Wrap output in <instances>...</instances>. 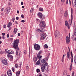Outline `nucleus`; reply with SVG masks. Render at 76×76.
<instances>
[{"instance_id":"29","label":"nucleus","mask_w":76,"mask_h":76,"mask_svg":"<svg viewBox=\"0 0 76 76\" xmlns=\"http://www.w3.org/2000/svg\"><path fill=\"white\" fill-rule=\"evenodd\" d=\"M48 47L47 45L45 44L44 45V48H48Z\"/></svg>"},{"instance_id":"54","label":"nucleus","mask_w":76,"mask_h":76,"mask_svg":"<svg viewBox=\"0 0 76 76\" xmlns=\"http://www.w3.org/2000/svg\"><path fill=\"white\" fill-rule=\"evenodd\" d=\"M15 23L16 24H17L18 25L19 23L18 22V21H15Z\"/></svg>"},{"instance_id":"2","label":"nucleus","mask_w":76,"mask_h":76,"mask_svg":"<svg viewBox=\"0 0 76 76\" xmlns=\"http://www.w3.org/2000/svg\"><path fill=\"white\" fill-rule=\"evenodd\" d=\"M41 62L43 63L41 65V68L42 72H44L45 68L46 66L48 65V63L47 62V59L44 58L42 60Z\"/></svg>"},{"instance_id":"52","label":"nucleus","mask_w":76,"mask_h":76,"mask_svg":"<svg viewBox=\"0 0 76 76\" xmlns=\"http://www.w3.org/2000/svg\"><path fill=\"white\" fill-rule=\"evenodd\" d=\"M16 20H19V17H16Z\"/></svg>"},{"instance_id":"15","label":"nucleus","mask_w":76,"mask_h":76,"mask_svg":"<svg viewBox=\"0 0 76 76\" xmlns=\"http://www.w3.org/2000/svg\"><path fill=\"white\" fill-rule=\"evenodd\" d=\"M72 6H75L76 7V0H75L74 1V3H73V0H72Z\"/></svg>"},{"instance_id":"61","label":"nucleus","mask_w":76,"mask_h":76,"mask_svg":"<svg viewBox=\"0 0 76 76\" xmlns=\"http://www.w3.org/2000/svg\"><path fill=\"white\" fill-rule=\"evenodd\" d=\"M71 56H73V53H72V52H71Z\"/></svg>"},{"instance_id":"17","label":"nucleus","mask_w":76,"mask_h":76,"mask_svg":"<svg viewBox=\"0 0 76 76\" xmlns=\"http://www.w3.org/2000/svg\"><path fill=\"white\" fill-rule=\"evenodd\" d=\"M12 25V23L9 22L7 24V27L10 28Z\"/></svg>"},{"instance_id":"4","label":"nucleus","mask_w":76,"mask_h":76,"mask_svg":"<svg viewBox=\"0 0 76 76\" xmlns=\"http://www.w3.org/2000/svg\"><path fill=\"white\" fill-rule=\"evenodd\" d=\"M37 16L38 18H40L41 20H42L44 19H45V16L42 15V13L39 12L37 13Z\"/></svg>"},{"instance_id":"20","label":"nucleus","mask_w":76,"mask_h":76,"mask_svg":"<svg viewBox=\"0 0 76 76\" xmlns=\"http://www.w3.org/2000/svg\"><path fill=\"white\" fill-rule=\"evenodd\" d=\"M37 60H38V58L37 57H34L33 58V61H34L35 63L37 62Z\"/></svg>"},{"instance_id":"31","label":"nucleus","mask_w":76,"mask_h":76,"mask_svg":"<svg viewBox=\"0 0 76 76\" xmlns=\"http://www.w3.org/2000/svg\"><path fill=\"white\" fill-rule=\"evenodd\" d=\"M37 73H39L40 72V70L38 69H37L36 70Z\"/></svg>"},{"instance_id":"51","label":"nucleus","mask_w":76,"mask_h":76,"mask_svg":"<svg viewBox=\"0 0 76 76\" xmlns=\"http://www.w3.org/2000/svg\"><path fill=\"white\" fill-rule=\"evenodd\" d=\"M69 2L70 6V5H71V1H70V0H69Z\"/></svg>"},{"instance_id":"5","label":"nucleus","mask_w":76,"mask_h":76,"mask_svg":"<svg viewBox=\"0 0 76 76\" xmlns=\"http://www.w3.org/2000/svg\"><path fill=\"white\" fill-rule=\"evenodd\" d=\"M73 12V9L71 8V20H69V22L70 23V25L71 26L72 25V20H73V14L72 13Z\"/></svg>"},{"instance_id":"39","label":"nucleus","mask_w":76,"mask_h":76,"mask_svg":"<svg viewBox=\"0 0 76 76\" xmlns=\"http://www.w3.org/2000/svg\"><path fill=\"white\" fill-rule=\"evenodd\" d=\"M74 76V71H73L72 75V76Z\"/></svg>"},{"instance_id":"11","label":"nucleus","mask_w":76,"mask_h":76,"mask_svg":"<svg viewBox=\"0 0 76 76\" xmlns=\"http://www.w3.org/2000/svg\"><path fill=\"white\" fill-rule=\"evenodd\" d=\"M7 73L9 76H12V71L10 69H9L8 71L7 72Z\"/></svg>"},{"instance_id":"50","label":"nucleus","mask_w":76,"mask_h":76,"mask_svg":"<svg viewBox=\"0 0 76 76\" xmlns=\"http://www.w3.org/2000/svg\"><path fill=\"white\" fill-rule=\"evenodd\" d=\"M8 5L9 6H10V5H11V3H10V2H9L8 3Z\"/></svg>"},{"instance_id":"12","label":"nucleus","mask_w":76,"mask_h":76,"mask_svg":"<svg viewBox=\"0 0 76 76\" xmlns=\"http://www.w3.org/2000/svg\"><path fill=\"white\" fill-rule=\"evenodd\" d=\"M9 8L8 7H7L6 9L5 10V14L7 15V14H9V12H10V10H9Z\"/></svg>"},{"instance_id":"59","label":"nucleus","mask_w":76,"mask_h":76,"mask_svg":"<svg viewBox=\"0 0 76 76\" xmlns=\"http://www.w3.org/2000/svg\"><path fill=\"white\" fill-rule=\"evenodd\" d=\"M17 13H19V11L17 10Z\"/></svg>"},{"instance_id":"37","label":"nucleus","mask_w":76,"mask_h":76,"mask_svg":"<svg viewBox=\"0 0 76 76\" xmlns=\"http://www.w3.org/2000/svg\"><path fill=\"white\" fill-rule=\"evenodd\" d=\"M6 35V33H3L2 34V35H3V36H4V35Z\"/></svg>"},{"instance_id":"55","label":"nucleus","mask_w":76,"mask_h":76,"mask_svg":"<svg viewBox=\"0 0 76 76\" xmlns=\"http://www.w3.org/2000/svg\"><path fill=\"white\" fill-rule=\"evenodd\" d=\"M72 58L71 59H73V55H71Z\"/></svg>"},{"instance_id":"49","label":"nucleus","mask_w":76,"mask_h":76,"mask_svg":"<svg viewBox=\"0 0 76 76\" xmlns=\"http://www.w3.org/2000/svg\"><path fill=\"white\" fill-rule=\"evenodd\" d=\"M68 1H69V0H67L66 3V4H68Z\"/></svg>"},{"instance_id":"58","label":"nucleus","mask_w":76,"mask_h":76,"mask_svg":"<svg viewBox=\"0 0 76 76\" xmlns=\"http://www.w3.org/2000/svg\"><path fill=\"white\" fill-rule=\"evenodd\" d=\"M69 38H70V33H69Z\"/></svg>"},{"instance_id":"13","label":"nucleus","mask_w":76,"mask_h":76,"mask_svg":"<svg viewBox=\"0 0 76 76\" xmlns=\"http://www.w3.org/2000/svg\"><path fill=\"white\" fill-rule=\"evenodd\" d=\"M7 57H8L9 59H11V60H13V56L10 54H8L7 55Z\"/></svg>"},{"instance_id":"32","label":"nucleus","mask_w":76,"mask_h":76,"mask_svg":"<svg viewBox=\"0 0 76 76\" xmlns=\"http://www.w3.org/2000/svg\"><path fill=\"white\" fill-rule=\"evenodd\" d=\"M12 69L13 72H15V68L14 67H12Z\"/></svg>"},{"instance_id":"14","label":"nucleus","mask_w":76,"mask_h":76,"mask_svg":"<svg viewBox=\"0 0 76 76\" xmlns=\"http://www.w3.org/2000/svg\"><path fill=\"white\" fill-rule=\"evenodd\" d=\"M7 53L8 54H14V52L13 51H12V50H9L8 51H7Z\"/></svg>"},{"instance_id":"47","label":"nucleus","mask_w":76,"mask_h":76,"mask_svg":"<svg viewBox=\"0 0 76 76\" xmlns=\"http://www.w3.org/2000/svg\"><path fill=\"white\" fill-rule=\"evenodd\" d=\"M73 59H71V61L72 63H73Z\"/></svg>"},{"instance_id":"60","label":"nucleus","mask_w":76,"mask_h":76,"mask_svg":"<svg viewBox=\"0 0 76 76\" xmlns=\"http://www.w3.org/2000/svg\"><path fill=\"white\" fill-rule=\"evenodd\" d=\"M23 33V31H22L21 32V34H22Z\"/></svg>"},{"instance_id":"43","label":"nucleus","mask_w":76,"mask_h":76,"mask_svg":"<svg viewBox=\"0 0 76 76\" xmlns=\"http://www.w3.org/2000/svg\"><path fill=\"white\" fill-rule=\"evenodd\" d=\"M6 24H4L3 25V28H6Z\"/></svg>"},{"instance_id":"24","label":"nucleus","mask_w":76,"mask_h":76,"mask_svg":"<svg viewBox=\"0 0 76 76\" xmlns=\"http://www.w3.org/2000/svg\"><path fill=\"white\" fill-rule=\"evenodd\" d=\"M14 34H16L17 32V31H18V28H15L14 30Z\"/></svg>"},{"instance_id":"30","label":"nucleus","mask_w":76,"mask_h":76,"mask_svg":"<svg viewBox=\"0 0 76 76\" xmlns=\"http://www.w3.org/2000/svg\"><path fill=\"white\" fill-rule=\"evenodd\" d=\"M65 25L66 26H68V23L67 22V21H65Z\"/></svg>"},{"instance_id":"1","label":"nucleus","mask_w":76,"mask_h":76,"mask_svg":"<svg viewBox=\"0 0 76 76\" xmlns=\"http://www.w3.org/2000/svg\"><path fill=\"white\" fill-rule=\"evenodd\" d=\"M19 42V40L17 39L14 41V43H13V47L15 50H16V55L18 56L19 57H20L21 55V51L19 50V48H18V44Z\"/></svg>"},{"instance_id":"21","label":"nucleus","mask_w":76,"mask_h":76,"mask_svg":"<svg viewBox=\"0 0 76 76\" xmlns=\"http://www.w3.org/2000/svg\"><path fill=\"white\" fill-rule=\"evenodd\" d=\"M20 73V71H19L18 72H16V76H18Z\"/></svg>"},{"instance_id":"64","label":"nucleus","mask_w":76,"mask_h":76,"mask_svg":"<svg viewBox=\"0 0 76 76\" xmlns=\"http://www.w3.org/2000/svg\"><path fill=\"white\" fill-rule=\"evenodd\" d=\"M11 37H12V38H13V37L14 36L13 35H11Z\"/></svg>"},{"instance_id":"28","label":"nucleus","mask_w":76,"mask_h":76,"mask_svg":"<svg viewBox=\"0 0 76 76\" xmlns=\"http://www.w3.org/2000/svg\"><path fill=\"white\" fill-rule=\"evenodd\" d=\"M67 75V72L65 71H64L63 73V76H65Z\"/></svg>"},{"instance_id":"40","label":"nucleus","mask_w":76,"mask_h":76,"mask_svg":"<svg viewBox=\"0 0 76 76\" xmlns=\"http://www.w3.org/2000/svg\"><path fill=\"white\" fill-rule=\"evenodd\" d=\"M10 41H13V39L12 38H10Z\"/></svg>"},{"instance_id":"23","label":"nucleus","mask_w":76,"mask_h":76,"mask_svg":"<svg viewBox=\"0 0 76 76\" xmlns=\"http://www.w3.org/2000/svg\"><path fill=\"white\" fill-rule=\"evenodd\" d=\"M72 68H73V64H71L70 66V68H69L70 71H71V70H72Z\"/></svg>"},{"instance_id":"16","label":"nucleus","mask_w":76,"mask_h":76,"mask_svg":"<svg viewBox=\"0 0 76 76\" xmlns=\"http://www.w3.org/2000/svg\"><path fill=\"white\" fill-rule=\"evenodd\" d=\"M66 37V44H69L70 42V40L69 39V37L68 36H67Z\"/></svg>"},{"instance_id":"18","label":"nucleus","mask_w":76,"mask_h":76,"mask_svg":"<svg viewBox=\"0 0 76 76\" xmlns=\"http://www.w3.org/2000/svg\"><path fill=\"white\" fill-rule=\"evenodd\" d=\"M41 58H39V60H38L37 62L36 63L35 65H39L40 64V59Z\"/></svg>"},{"instance_id":"62","label":"nucleus","mask_w":76,"mask_h":76,"mask_svg":"<svg viewBox=\"0 0 76 76\" xmlns=\"http://www.w3.org/2000/svg\"><path fill=\"white\" fill-rule=\"evenodd\" d=\"M72 38H74V36L72 35Z\"/></svg>"},{"instance_id":"6","label":"nucleus","mask_w":76,"mask_h":76,"mask_svg":"<svg viewBox=\"0 0 76 76\" xmlns=\"http://www.w3.org/2000/svg\"><path fill=\"white\" fill-rule=\"evenodd\" d=\"M34 48L35 50L39 51L41 49L40 46L38 44H35L34 45Z\"/></svg>"},{"instance_id":"8","label":"nucleus","mask_w":76,"mask_h":76,"mask_svg":"<svg viewBox=\"0 0 76 76\" xmlns=\"http://www.w3.org/2000/svg\"><path fill=\"white\" fill-rule=\"evenodd\" d=\"M4 58V57H1V59L2 60L1 61L2 63H3V64H4L5 65H7V66L8 64V63H7V60L6 59H2V58Z\"/></svg>"},{"instance_id":"48","label":"nucleus","mask_w":76,"mask_h":76,"mask_svg":"<svg viewBox=\"0 0 76 76\" xmlns=\"http://www.w3.org/2000/svg\"><path fill=\"white\" fill-rule=\"evenodd\" d=\"M4 8H2V9H1V12H2V11H3V10H4Z\"/></svg>"},{"instance_id":"42","label":"nucleus","mask_w":76,"mask_h":76,"mask_svg":"<svg viewBox=\"0 0 76 76\" xmlns=\"http://www.w3.org/2000/svg\"><path fill=\"white\" fill-rule=\"evenodd\" d=\"M7 38H9V34H7Z\"/></svg>"},{"instance_id":"35","label":"nucleus","mask_w":76,"mask_h":76,"mask_svg":"<svg viewBox=\"0 0 76 76\" xmlns=\"http://www.w3.org/2000/svg\"><path fill=\"white\" fill-rule=\"evenodd\" d=\"M3 54V52L1 50L0 51V54Z\"/></svg>"},{"instance_id":"10","label":"nucleus","mask_w":76,"mask_h":76,"mask_svg":"<svg viewBox=\"0 0 76 76\" xmlns=\"http://www.w3.org/2000/svg\"><path fill=\"white\" fill-rule=\"evenodd\" d=\"M42 53V51L40 50L38 54L37 55V57L38 58H41L42 57V56H41V54Z\"/></svg>"},{"instance_id":"27","label":"nucleus","mask_w":76,"mask_h":76,"mask_svg":"<svg viewBox=\"0 0 76 76\" xmlns=\"http://www.w3.org/2000/svg\"><path fill=\"white\" fill-rule=\"evenodd\" d=\"M26 69L27 70H29V66H28V65H26Z\"/></svg>"},{"instance_id":"57","label":"nucleus","mask_w":76,"mask_h":76,"mask_svg":"<svg viewBox=\"0 0 76 76\" xmlns=\"http://www.w3.org/2000/svg\"><path fill=\"white\" fill-rule=\"evenodd\" d=\"M24 7H25V6H23L22 7V9H24Z\"/></svg>"},{"instance_id":"63","label":"nucleus","mask_w":76,"mask_h":76,"mask_svg":"<svg viewBox=\"0 0 76 76\" xmlns=\"http://www.w3.org/2000/svg\"><path fill=\"white\" fill-rule=\"evenodd\" d=\"M2 38H3V39H5V37L4 36H3Z\"/></svg>"},{"instance_id":"38","label":"nucleus","mask_w":76,"mask_h":76,"mask_svg":"<svg viewBox=\"0 0 76 76\" xmlns=\"http://www.w3.org/2000/svg\"><path fill=\"white\" fill-rule=\"evenodd\" d=\"M15 18H12V22H14L15 21Z\"/></svg>"},{"instance_id":"7","label":"nucleus","mask_w":76,"mask_h":76,"mask_svg":"<svg viewBox=\"0 0 76 76\" xmlns=\"http://www.w3.org/2000/svg\"><path fill=\"white\" fill-rule=\"evenodd\" d=\"M41 37L40 38V39H45V37H46V34L44 32H42L41 33Z\"/></svg>"},{"instance_id":"46","label":"nucleus","mask_w":76,"mask_h":76,"mask_svg":"<svg viewBox=\"0 0 76 76\" xmlns=\"http://www.w3.org/2000/svg\"><path fill=\"white\" fill-rule=\"evenodd\" d=\"M61 1L62 3H64L65 1V0H61Z\"/></svg>"},{"instance_id":"25","label":"nucleus","mask_w":76,"mask_h":76,"mask_svg":"<svg viewBox=\"0 0 76 76\" xmlns=\"http://www.w3.org/2000/svg\"><path fill=\"white\" fill-rule=\"evenodd\" d=\"M74 60L75 62V63L76 65V56H75L74 58Z\"/></svg>"},{"instance_id":"33","label":"nucleus","mask_w":76,"mask_h":76,"mask_svg":"<svg viewBox=\"0 0 76 76\" xmlns=\"http://www.w3.org/2000/svg\"><path fill=\"white\" fill-rule=\"evenodd\" d=\"M15 67H16V68H18V65L17 64H15Z\"/></svg>"},{"instance_id":"44","label":"nucleus","mask_w":76,"mask_h":76,"mask_svg":"<svg viewBox=\"0 0 76 76\" xmlns=\"http://www.w3.org/2000/svg\"><path fill=\"white\" fill-rule=\"evenodd\" d=\"M18 37H20V33H18Z\"/></svg>"},{"instance_id":"34","label":"nucleus","mask_w":76,"mask_h":76,"mask_svg":"<svg viewBox=\"0 0 76 76\" xmlns=\"http://www.w3.org/2000/svg\"><path fill=\"white\" fill-rule=\"evenodd\" d=\"M61 61L62 63L64 62V57H63L61 59Z\"/></svg>"},{"instance_id":"41","label":"nucleus","mask_w":76,"mask_h":76,"mask_svg":"<svg viewBox=\"0 0 76 76\" xmlns=\"http://www.w3.org/2000/svg\"><path fill=\"white\" fill-rule=\"evenodd\" d=\"M39 76H42V75L41 74V73H39Z\"/></svg>"},{"instance_id":"26","label":"nucleus","mask_w":76,"mask_h":76,"mask_svg":"<svg viewBox=\"0 0 76 76\" xmlns=\"http://www.w3.org/2000/svg\"><path fill=\"white\" fill-rule=\"evenodd\" d=\"M39 10L40 12H43L44 10L42 8H40L39 9Z\"/></svg>"},{"instance_id":"53","label":"nucleus","mask_w":76,"mask_h":76,"mask_svg":"<svg viewBox=\"0 0 76 76\" xmlns=\"http://www.w3.org/2000/svg\"><path fill=\"white\" fill-rule=\"evenodd\" d=\"M21 5H23V1L21 2Z\"/></svg>"},{"instance_id":"3","label":"nucleus","mask_w":76,"mask_h":76,"mask_svg":"<svg viewBox=\"0 0 76 76\" xmlns=\"http://www.w3.org/2000/svg\"><path fill=\"white\" fill-rule=\"evenodd\" d=\"M40 26H41L42 28L40 29H37V31L39 32H43L44 30V28H45L46 26L45 25V23L44 21H41L40 22L39 24Z\"/></svg>"},{"instance_id":"56","label":"nucleus","mask_w":76,"mask_h":76,"mask_svg":"<svg viewBox=\"0 0 76 76\" xmlns=\"http://www.w3.org/2000/svg\"><path fill=\"white\" fill-rule=\"evenodd\" d=\"M72 58L71 59H73V55H71Z\"/></svg>"},{"instance_id":"45","label":"nucleus","mask_w":76,"mask_h":76,"mask_svg":"<svg viewBox=\"0 0 76 76\" xmlns=\"http://www.w3.org/2000/svg\"><path fill=\"white\" fill-rule=\"evenodd\" d=\"M21 22H23V23H24L25 22V20H22L21 21Z\"/></svg>"},{"instance_id":"19","label":"nucleus","mask_w":76,"mask_h":76,"mask_svg":"<svg viewBox=\"0 0 76 76\" xmlns=\"http://www.w3.org/2000/svg\"><path fill=\"white\" fill-rule=\"evenodd\" d=\"M67 58H69V60H70V58H71V57H70V54H69V52H67Z\"/></svg>"},{"instance_id":"36","label":"nucleus","mask_w":76,"mask_h":76,"mask_svg":"<svg viewBox=\"0 0 76 76\" xmlns=\"http://www.w3.org/2000/svg\"><path fill=\"white\" fill-rule=\"evenodd\" d=\"M21 17L23 19V18H24V16L23 15V14L21 15Z\"/></svg>"},{"instance_id":"9","label":"nucleus","mask_w":76,"mask_h":76,"mask_svg":"<svg viewBox=\"0 0 76 76\" xmlns=\"http://www.w3.org/2000/svg\"><path fill=\"white\" fill-rule=\"evenodd\" d=\"M55 35L56 36V38H60V32L58 31H56Z\"/></svg>"},{"instance_id":"22","label":"nucleus","mask_w":76,"mask_h":76,"mask_svg":"<svg viewBox=\"0 0 76 76\" xmlns=\"http://www.w3.org/2000/svg\"><path fill=\"white\" fill-rule=\"evenodd\" d=\"M68 15V13H67V11H66L64 13V16L66 18L67 17V16Z\"/></svg>"}]
</instances>
